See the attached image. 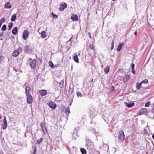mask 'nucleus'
Returning a JSON list of instances; mask_svg holds the SVG:
<instances>
[{"label": "nucleus", "mask_w": 154, "mask_h": 154, "mask_svg": "<svg viewBox=\"0 0 154 154\" xmlns=\"http://www.w3.org/2000/svg\"><path fill=\"white\" fill-rule=\"evenodd\" d=\"M22 49L21 47H19L16 50L14 51L12 54L13 57H17L22 51Z\"/></svg>", "instance_id": "obj_3"}, {"label": "nucleus", "mask_w": 154, "mask_h": 154, "mask_svg": "<svg viewBox=\"0 0 154 154\" xmlns=\"http://www.w3.org/2000/svg\"><path fill=\"white\" fill-rule=\"evenodd\" d=\"M73 60L76 63H78L79 62L77 54L76 53L74 54Z\"/></svg>", "instance_id": "obj_17"}, {"label": "nucleus", "mask_w": 154, "mask_h": 154, "mask_svg": "<svg viewBox=\"0 0 154 154\" xmlns=\"http://www.w3.org/2000/svg\"><path fill=\"white\" fill-rule=\"evenodd\" d=\"M80 151L82 154H86V151L85 149L81 148Z\"/></svg>", "instance_id": "obj_31"}, {"label": "nucleus", "mask_w": 154, "mask_h": 154, "mask_svg": "<svg viewBox=\"0 0 154 154\" xmlns=\"http://www.w3.org/2000/svg\"><path fill=\"white\" fill-rule=\"evenodd\" d=\"M152 138L154 140V134H153L152 136Z\"/></svg>", "instance_id": "obj_55"}, {"label": "nucleus", "mask_w": 154, "mask_h": 154, "mask_svg": "<svg viewBox=\"0 0 154 154\" xmlns=\"http://www.w3.org/2000/svg\"><path fill=\"white\" fill-rule=\"evenodd\" d=\"M36 152V147L35 146L34 148V152L33 154H35Z\"/></svg>", "instance_id": "obj_48"}, {"label": "nucleus", "mask_w": 154, "mask_h": 154, "mask_svg": "<svg viewBox=\"0 0 154 154\" xmlns=\"http://www.w3.org/2000/svg\"><path fill=\"white\" fill-rule=\"evenodd\" d=\"M113 1H116V0H112Z\"/></svg>", "instance_id": "obj_60"}, {"label": "nucleus", "mask_w": 154, "mask_h": 154, "mask_svg": "<svg viewBox=\"0 0 154 154\" xmlns=\"http://www.w3.org/2000/svg\"><path fill=\"white\" fill-rule=\"evenodd\" d=\"M79 128H80L79 127L75 128L74 129V131H75L76 132L78 131L79 130Z\"/></svg>", "instance_id": "obj_45"}, {"label": "nucleus", "mask_w": 154, "mask_h": 154, "mask_svg": "<svg viewBox=\"0 0 154 154\" xmlns=\"http://www.w3.org/2000/svg\"><path fill=\"white\" fill-rule=\"evenodd\" d=\"M7 120L5 116H4L2 123V128L5 130L6 129L7 127Z\"/></svg>", "instance_id": "obj_11"}, {"label": "nucleus", "mask_w": 154, "mask_h": 154, "mask_svg": "<svg viewBox=\"0 0 154 154\" xmlns=\"http://www.w3.org/2000/svg\"><path fill=\"white\" fill-rule=\"evenodd\" d=\"M6 29V26L5 24H4L2 26L1 30L3 31H5Z\"/></svg>", "instance_id": "obj_40"}, {"label": "nucleus", "mask_w": 154, "mask_h": 154, "mask_svg": "<svg viewBox=\"0 0 154 154\" xmlns=\"http://www.w3.org/2000/svg\"><path fill=\"white\" fill-rule=\"evenodd\" d=\"M65 112L66 115H69L70 112L69 108V107H67L66 108L65 110Z\"/></svg>", "instance_id": "obj_22"}, {"label": "nucleus", "mask_w": 154, "mask_h": 154, "mask_svg": "<svg viewBox=\"0 0 154 154\" xmlns=\"http://www.w3.org/2000/svg\"><path fill=\"white\" fill-rule=\"evenodd\" d=\"M43 139L42 138H41L39 140H37V143L38 144H39L43 141Z\"/></svg>", "instance_id": "obj_34"}, {"label": "nucleus", "mask_w": 154, "mask_h": 154, "mask_svg": "<svg viewBox=\"0 0 154 154\" xmlns=\"http://www.w3.org/2000/svg\"><path fill=\"white\" fill-rule=\"evenodd\" d=\"M90 122L91 123H93V121H91Z\"/></svg>", "instance_id": "obj_56"}, {"label": "nucleus", "mask_w": 154, "mask_h": 154, "mask_svg": "<svg viewBox=\"0 0 154 154\" xmlns=\"http://www.w3.org/2000/svg\"><path fill=\"white\" fill-rule=\"evenodd\" d=\"M131 72L134 74H135V71L134 69H132Z\"/></svg>", "instance_id": "obj_51"}, {"label": "nucleus", "mask_w": 154, "mask_h": 154, "mask_svg": "<svg viewBox=\"0 0 154 154\" xmlns=\"http://www.w3.org/2000/svg\"><path fill=\"white\" fill-rule=\"evenodd\" d=\"M109 88L111 90L110 91V92L111 93H112L114 92H115L116 91V90L115 89V87L113 86H110Z\"/></svg>", "instance_id": "obj_24"}, {"label": "nucleus", "mask_w": 154, "mask_h": 154, "mask_svg": "<svg viewBox=\"0 0 154 154\" xmlns=\"http://www.w3.org/2000/svg\"><path fill=\"white\" fill-rule=\"evenodd\" d=\"M27 97V103L29 104L32 103V102L33 100L32 95L30 94L26 95Z\"/></svg>", "instance_id": "obj_10"}, {"label": "nucleus", "mask_w": 154, "mask_h": 154, "mask_svg": "<svg viewBox=\"0 0 154 154\" xmlns=\"http://www.w3.org/2000/svg\"><path fill=\"white\" fill-rule=\"evenodd\" d=\"M150 105V102L149 101L146 103L145 104V107H149Z\"/></svg>", "instance_id": "obj_44"}, {"label": "nucleus", "mask_w": 154, "mask_h": 154, "mask_svg": "<svg viewBox=\"0 0 154 154\" xmlns=\"http://www.w3.org/2000/svg\"><path fill=\"white\" fill-rule=\"evenodd\" d=\"M39 93H40L41 96L42 97L46 95L47 93L46 90H42L39 91Z\"/></svg>", "instance_id": "obj_14"}, {"label": "nucleus", "mask_w": 154, "mask_h": 154, "mask_svg": "<svg viewBox=\"0 0 154 154\" xmlns=\"http://www.w3.org/2000/svg\"><path fill=\"white\" fill-rule=\"evenodd\" d=\"M0 40H2V39H0Z\"/></svg>", "instance_id": "obj_62"}, {"label": "nucleus", "mask_w": 154, "mask_h": 154, "mask_svg": "<svg viewBox=\"0 0 154 154\" xmlns=\"http://www.w3.org/2000/svg\"><path fill=\"white\" fill-rule=\"evenodd\" d=\"M29 60L30 61V65L32 69H35L36 66L37 61L36 59H32V58L29 59Z\"/></svg>", "instance_id": "obj_2"}, {"label": "nucleus", "mask_w": 154, "mask_h": 154, "mask_svg": "<svg viewBox=\"0 0 154 154\" xmlns=\"http://www.w3.org/2000/svg\"><path fill=\"white\" fill-rule=\"evenodd\" d=\"M88 34L89 36V38H91V33L90 32H88Z\"/></svg>", "instance_id": "obj_52"}, {"label": "nucleus", "mask_w": 154, "mask_h": 154, "mask_svg": "<svg viewBox=\"0 0 154 154\" xmlns=\"http://www.w3.org/2000/svg\"><path fill=\"white\" fill-rule=\"evenodd\" d=\"M47 104L51 108L53 109H55L57 106L56 104L52 101H50L47 103Z\"/></svg>", "instance_id": "obj_9"}, {"label": "nucleus", "mask_w": 154, "mask_h": 154, "mask_svg": "<svg viewBox=\"0 0 154 154\" xmlns=\"http://www.w3.org/2000/svg\"><path fill=\"white\" fill-rule=\"evenodd\" d=\"M1 117L0 116V119H1Z\"/></svg>", "instance_id": "obj_61"}, {"label": "nucleus", "mask_w": 154, "mask_h": 154, "mask_svg": "<svg viewBox=\"0 0 154 154\" xmlns=\"http://www.w3.org/2000/svg\"><path fill=\"white\" fill-rule=\"evenodd\" d=\"M89 113L90 118L92 119H93L97 115L95 110L93 109L90 110Z\"/></svg>", "instance_id": "obj_5"}, {"label": "nucleus", "mask_w": 154, "mask_h": 154, "mask_svg": "<svg viewBox=\"0 0 154 154\" xmlns=\"http://www.w3.org/2000/svg\"><path fill=\"white\" fill-rule=\"evenodd\" d=\"M146 112V110L145 108H142L140 109V115H142L145 113Z\"/></svg>", "instance_id": "obj_28"}, {"label": "nucleus", "mask_w": 154, "mask_h": 154, "mask_svg": "<svg viewBox=\"0 0 154 154\" xmlns=\"http://www.w3.org/2000/svg\"><path fill=\"white\" fill-rule=\"evenodd\" d=\"M134 34L136 36H137V32L136 31L134 32Z\"/></svg>", "instance_id": "obj_54"}, {"label": "nucleus", "mask_w": 154, "mask_h": 154, "mask_svg": "<svg viewBox=\"0 0 154 154\" xmlns=\"http://www.w3.org/2000/svg\"><path fill=\"white\" fill-rule=\"evenodd\" d=\"M11 7V5L10 3L8 2H7L5 4L4 7L6 8H10Z\"/></svg>", "instance_id": "obj_20"}, {"label": "nucleus", "mask_w": 154, "mask_h": 154, "mask_svg": "<svg viewBox=\"0 0 154 154\" xmlns=\"http://www.w3.org/2000/svg\"><path fill=\"white\" fill-rule=\"evenodd\" d=\"M29 34V31L27 29L24 30L23 34V38L24 40H26Z\"/></svg>", "instance_id": "obj_7"}, {"label": "nucleus", "mask_w": 154, "mask_h": 154, "mask_svg": "<svg viewBox=\"0 0 154 154\" xmlns=\"http://www.w3.org/2000/svg\"><path fill=\"white\" fill-rule=\"evenodd\" d=\"M91 81L92 82H93V79L91 80Z\"/></svg>", "instance_id": "obj_57"}, {"label": "nucleus", "mask_w": 154, "mask_h": 154, "mask_svg": "<svg viewBox=\"0 0 154 154\" xmlns=\"http://www.w3.org/2000/svg\"><path fill=\"white\" fill-rule=\"evenodd\" d=\"M63 81H62L60 83H59V86L60 88H62L63 87Z\"/></svg>", "instance_id": "obj_39"}, {"label": "nucleus", "mask_w": 154, "mask_h": 154, "mask_svg": "<svg viewBox=\"0 0 154 154\" xmlns=\"http://www.w3.org/2000/svg\"><path fill=\"white\" fill-rule=\"evenodd\" d=\"M142 83L140 82V83H137L136 85V88L137 90H140L141 86Z\"/></svg>", "instance_id": "obj_29"}, {"label": "nucleus", "mask_w": 154, "mask_h": 154, "mask_svg": "<svg viewBox=\"0 0 154 154\" xmlns=\"http://www.w3.org/2000/svg\"><path fill=\"white\" fill-rule=\"evenodd\" d=\"M110 67L109 66H107L106 68H105L104 69V72L105 74H107L109 72Z\"/></svg>", "instance_id": "obj_19"}, {"label": "nucleus", "mask_w": 154, "mask_h": 154, "mask_svg": "<svg viewBox=\"0 0 154 154\" xmlns=\"http://www.w3.org/2000/svg\"><path fill=\"white\" fill-rule=\"evenodd\" d=\"M119 135L118 136L119 141L122 142L125 138V136L123 130H121L119 133Z\"/></svg>", "instance_id": "obj_4"}, {"label": "nucleus", "mask_w": 154, "mask_h": 154, "mask_svg": "<svg viewBox=\"0 0 154 154\" xmlns=\"http://www.w3.org/2000/svg\"><path fill=\"white\" fill-rule=\"evenodd\" d=\"M24 51L28 54H31L32 52V49L29 46L27 45L24 47Z\"/></svg>", "instance_id": "obj_6"}, {"label": "nucleus", "mask_w": 154, "mask_h": 154, "mask_svg": "<svg viewBox=\"0 0 154 154\" xmlns=\"http://www.w3.org/2000/svg\"><path fill=\"white\" fill-rule=\"evenodd\" d=\"M126 106L128 108H130L133 106L134 105V102H132L130 103H125Z\"/></svg>", "instance_id": "obj_13"}, {"label": "nucleus", "mask_w": 154, "mask_h": 154, "mask_svg": "<svg viewBox=\"0 0 154 154\" xmlns=\"http://www.w3.org/2000/svg\"><path fill=\"white\" fill-rule=\"evenodd\" d=\"M49 65L52 68L54 69L55 66L54 65L52 62L50 61L49 62Z\"/></svg>", "instance_id": "obj_32"}, {"label": "nucleus", "mask_w": 154, "mask_h": 154, "mask_svg": "<svg viewBox=\"0 0 154 154\" xmlns=\"http://www.w3.org/2000/svg\"><path fill=\"white\" fill-rule=\"evenodd\" d=\"M13 25V23L12 22H11L9 23L8 26V30L9 31L11 30V28L12 27Z\"/></svg>", "instance_id": "obj_30"}, {"label": "nucleus", "mask_w": 154, "mask_h": 154, "mask_svg": "<svg viewBox=\"0 0 154 154\" xmlns=\"http://www.w3.org/2000/svg\"><path fill=\"white\" fill-rule=\"evenodd\" d=\"M5 59V57L3 56H0V63H2L4 61Z\"/></svg>", "instance_id": "obj_35"}, {"label": "nucleus", "mask_w": 154, "mask_h": 154, "mask_svg": "<svg viewBox=\"0 0 154 154\" xmlns=\"http://www.w3.org/2000/svg\"><path fill=\"white\" fill-rule=\"evenodd\" d=\"M13 70L15 71L16 72H17V70L16 68L14 67L13 68Z\"/></svg>", "instance_id": "obj_53"}, {"label": "nucleus", "mask_w": 154, "mask_h": 154, "mask_svg": "<svg viewBox=\"0 0 154 154\" xmlns=\"http://www.w3.org/2000/svg\"><path fill=\"white\" fill-rule=\"evenodd\" d=\"M3 35V32H2L0 33V38L2 37Z\"/></svg>", "instance_id": "obj_49"}, {"label": "nucleus", "mask_w": 154, "mask_h": 154, "mask_svg": "<svg viewBox=\"0 0 154 154\" xmlns=\"http://www.w3.org/2000/svg\"><path fill=\"white\" fill-rule=\"evenodd\" d=\"M5 19L4 18H1L0 20V26H1L2 23L4 22L5 21Z\"/></svg>", "instance_id": "obj_41"}, {"label": "nucleus", "mask_w": 154, "mask_h": 154, "mask_svg": "<svg viewBox=\"0 0 154 154\" xmlns=\"http://www.w3.org/2000/svg\"><path fill=\"white\" fill-rule=\"evenodd\" d=\"M40 125L44 134H47L48 132L45 123L41 122L40 123Z\"/></svg>", "instance_id": "obj_8"}, {"label": "nucleus", "mask_w": 154, "mask_h": 154, "mask_svg": "<svg viewBox=\"0 0 154 154\" xmlns=\"http://www.w3.org/2000/svg\"><path fill=\"white\" fill-rule=\"evenodd\" d=\"M74 91V88L69 87V93L70 94H72Z\"/></svg>", "instance_id": "obj_33"}, {"label": "nucleus", "mask_w": 154, "mask_h": 154, "mask_svg": "<svg viewBox=\"0 0 154 154\" xmlns=\"http://www.w3.org/2000/svg\"><path fill=\"white\" fill-rule=\"evenodd\" d=\"M11 37H12V38H14V36H11Z\"/></svg>", "instance_id": "obj_58"}, {"label": "nucleus", "mask_w": 154, "mask_h": 154, "mask_svg": "<svg viewBox=\"0 0 154 154\" xmlns=\"http://www.w3.org/2000/svg\"><path fill=\"white\" fill-rule=\"evenodd\" d=\"M131 68L132 69H134L135 65L134 63L131 64Z\"/></svg>", "instance_id": "obj_47"}, {"label": "nucleus", "mask_w": 154, "mask_h": 154, "mask_svg": "<svg viewBox=\"0 0 154 154\" xmlns=\"http://www.w3.org/2000/svg\"><path fill=\"white\" fill-rule=\"evenodd\" d=\"M98 152L99 153V154H100V152L99 151H98Z\"/></svg>", "instance_id": "obj_59"}, {"label": "nucleus", "mask_w": 154, "mask_h": 154, "mask_svg": "<svg viewBox=\"0 0 154 154\" xmlns=\"http://www.w3.org/2000/svg\"><path fill=\"white\" fill-rule=\"evenodd\" d=\"M77 95L78 97H82V95L81 94V93L79 91L77 92Z\"/></svg>", "instance_id": "obj_42"}, {"label": "nucleus", "mask_w": 154, "mask_h": 154, "mask_svg": "<svg viewBox=\"0 0 154 154\" xmlns=\"http://www.w3.org/2000/svg\"><path fill=\"white\" fill-rule=\"evenodd\" d=\"M67 7V5L65 3H64L63 4L61 5V6L59 8V10L60 11H63Z\"/></svg>", "instance_id": "obj_12"}, {"label": "nucleus", "mask_w": 154, "mask_h": 154, "mask_svg": "<svg viewBox=\"0 0 154 154\" xmlns=\"http://www.w3.org/2000/svg\"><path fill=\"white\" fill-rule=\"evenodd\" d=\"M16 18V16L15 14H13L11 16V20L12 22L14 21Z\"/></svg>", "instance_id": "obj_27"}, {"label": "nucleus", "mask_w": 154, "mask_h": 154, "mask_svg": "<svg viewBox=\"0 0 154 154\" xmlns=\"http://www.w3.org/2000/svg\"><path fill=\"white\" fill-rule=\"evenodd\" d=\"M31 90L30 88L28 86L26 87L25 88V93L26 95L30 94V91Z\"/></svg>", "instance_id": "obj_16"}, {"label": "nucleus", "mask_w": 154, "mask_h": 154, "mask_svg": "<svg viewBox=\"0 0 154 154\" xmlns=\"http://www.w3.org/2000/svg\"><path fill=\"white\" fill-rule=\"evenodd\" d=\"M51 15L53 18L57 19L58 17V16L54 14L53 13H51Z\"/></svg>", "instance_id": "obj_36"}, {"label": "nucleus", "mask_w": 154, "mask_h": 154, "mask_svg": "<svg viewBox=\"0 0 154 154\" xmlns=\"http://www.w3.org/2000/svg\"><path fill=\"white\" fill-rule=\"evenodd\" d=\"M89 48L91 50H94V48L93 44H91L89 45Z\"/></svg>", "instance_id": "obj_38"}, {"label": "nucleus", "mask_w": 154, "mask_h": 154, "mask_svg": "<svg viewBox=\"0 0 154 154\" xmlns=\"http://www.w3.org/2000/svg\"><path fill=\"white\" fill-rule=\"evenodd\" d=\"M71 19L73 21L78 20V16L76 14H72L71 17Z\"/></svg>", "instance_id": "obj_15"}, {"label": "nucleus", "mask_w": 154, "mask_h": 154, "mask_svg": "<svg viewBox=\"0 0 154 154\" xmlns=\"http://www.w3.org/2000/svg\"><path fill=\"white\" fill-rule=\"evenodd\" d=\"M72 37L68 41H67L66 43H68L69 42L71 41V40L73 38V35H71Z\"/></svg>", "instance_id": "obj_46"}, {"label": "nucleus", "mask_w": 154, "mask_h": 154, "mask_svg": "<svg viewBox=\"0 0 154 154\" xmlns=\"http://www.w3.org/2000/svg\"><path fill=\"white\" fill-rule=\"evenodd\" d=\"M148 80L147 79H145L144 80H143L141 82V83L142 84V83L146 84V83H148Z\"/></svg>", "instance_id": "obj_43"}, {"label": "nucleus", "mask_w": 154, "mask_h": 154, "mask_svg": "<svg viewBox=\"0 0 154 154\" xmlns=\"http://www.w3.org/2000/svg\"><path fill=\"white\" fill-rule=\"evenodd\" d=\"M0 154H1V153L0 152Z\"/></svg>", "instance_id": "obj_63"}, {"label": "nucleus", "mask_w": 154, "mask_h": 154, "mask_svg": "<svg viewBox=\"0 0 154 154\" xmlns=\"http://www.w3.org/2000/svg\"><path fill=\"white\" fill-rule=\"evenodd\" d=\"M85 146L87 149L90 152H92L94 149V143L91 141L88 137H87L85 139Z\"/></svg>", "instance_id": "obj_1"}, {"label": "nucleus", "mask_w": 154, "mask_h": 154, "mask_svg": "<svg viewBox=\"0 0 154 154\" xmlns=\"http://www.w3.org/2000/svg\"><path fill=\"white\" fill-rule=\"evenodd\" d=\"M129 77L128 75H125L123 78L124 82H127L129 80Z\"/></svg>", "instance_id": "obj_26"}, {"label": "nucleus", "mask_w": 154, "mask_h": 154, "mask_svg": "<svg viewBox=\"0 0 154 154\" xmlns=\"http://www.w3.org/2000/svg\"><path fill=\"white\" fill-rule=\"evenodd\" d=\"M124 45V44L123 43L119 44L117 49V51H120L121 50L122 48Z\"/></svg>", "instance_id": "obj_18"}, {"label": "nucleus", "mask_w": 154, "mask_h": 154, "mask_svg": "<svg viewBox=\"0 0 154 154\" xmlns=\"http://www.w3.org/2000/svg\"><path fill=\"white\" fill-rule=\"evenodd\" d=\"M114 41H112L111 44V48L110 49L111 50H112L113 49L114 47Z\"/></svg>", "instance_id": "obj_37"}, {"label": "nucleus", "mask_w": 154, "mask_h": 154, "mask_svg": "<svg viewBox=\"0 0 154 154\" xmlns=\"http://www.w3.org/2000/svg\"><path fill=\"white\" fill-rule=\"evenodd\" d=\"M18 29L17 27H14L12 30V33L14 35H16Z\"/></svg>", "instance_id": "obj_21"}, {"label": "nucleus", "mask_w": 154, "mask_h": 154, "mask_svg": "<svg viewBox=\"0 0 154 154\" xmlns=\"http://www.w3.org/2000/svg\"><path fill=\"white\" fill-rule=\"evenodd\" d=\"M153 108L152 109V113H154V103L153 104Z\"/></svg>", "instance_id": "obj_50"}, {"label": "nucleus", "mask_w": 154, "mask_h": 154, "mask_svg": "<svg viewBox=\"0 0 154 154\" xmlns=\"http://www.w3.org/2000/svg\"><path fill=\"white\" fill-rule=\"evenodd\" d=\"M41 36L43 38H44L46 37L47 35L46 32L45 31H42L41 33Z\"/></svg>", "instance_id": "obj_23"}, {"label": "nucleus", "mask_w": 154, "mask_h": 154, "mask_svg": "<svg viewBox=\"0 0 154 154\" xmlns=\"http://www.w3.org/2000/svg\"><path fill=\"white\" fill-rule=\"evenodd\" d=\"M88 130V131L91 132L93 133H94L96 131L95 129L92 127L89 128Z\"/></svg>", "instance_id": "obj_25"}]
</instances>
